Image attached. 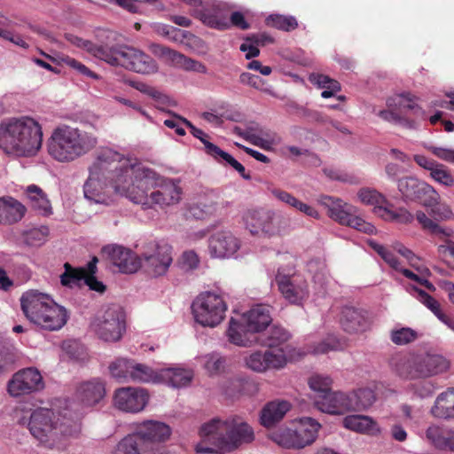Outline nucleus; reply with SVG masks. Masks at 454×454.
<instances>
[{
    "label": "nucleus",
    "instance_id": "5fc2aeb1",
    "mask_svg": "<svg viewBox=\"0 0 454 454\" xmlns=\"http://www.w3.org/2000/svg\"><path fill=\"white\" fill-rule=\"evenodd\" d=\"M204 369L210 375H215L224 370L225 359L217 353L207 354L201 356Z\"/></svg>",
    "mask_w": 454,
    "mask_h": 454
},
{
    "label": "nucleus",
    "instance_id": "f8f14e48",
    "mask_svg": "<svg viewBox=\"0 0 454 454\" xmlns=\"http://www.w3.org/2000/svg\"><path fill=\"white\" fill-rule=\"evenodd\" d=\"M104 61L141 74H152L158 71L157 63L149 55L124 44L108 46Z\"/></svg>",
    "mask_w": 454,
    "mask_h": 454
},
{
    "label": "nucleus",
    "instance_id": "9d476101",
    "mask_svg": "<svg viewBox=\"0 0 454 454\" xmlns=\"http://www.w3.org/2000/svg\"><path fill=\"white\" fill-rule=\"evenodd\" d=\"M376 114L387 122L406 129L416 128L415 119L426 118L425 112L409 93L398 94L387 98V109L380 110Z\"/></svg>",
    "mask_w": 454,
    "mask_h": 454
},
{
    "label": "nucleus",
    "instance_id": "aec40b11",
    "mask_svg": "<svg viewBox=\"0 0 454 454\" xmlns=\"http://www.w3.org/2000/svg\"><path fill=\"white\" fill-rule=\"evenodd\" d=\"M276 282L283 297L291 304L302 305L309 299V283L303 275L278 271Z\"/></svg>",
    "mask_w": 454,
    "mask_h": 454
},
{
    "label": "nucleus",
    "instance_id": "37998d69",
    "mask_svg": "<svg viewBox=\"0 0 454 454\" xmlns=\"http://www.w3.org/2000/svg\"><path fill=\"white\" fill-rule=\"evenodd\" d=\"M290 338L289 333L281 326L273 325L266 333L265 337L259 340V343L262 346L268 347V349L280 348L282 347H289L291 352L293 348L289 345H283ZM293 355L291 354V357Z\"/></svg>",
    "mask_w": 454,
    "mask_h": 454
},
{
    "label": "nucleus",
    "instance_id": "de8ad7c7",
    "mask_svg": "<svg viewBox=\"0 0 454 454\" xmlns=\"http://www.w3.org/2000/svg\"><path fill=\"white\" fill-rule=\"evenodd\" d=\"M333 380L327 375L315 374L309 380V386L315 392L314 403L317 406V399L322 395H328L331 391Z\"/></svg>",
    "mask_w": 454,
    "mask_h": 454
},
{
    "label": "nucleus",
    "instance_id": "3c124183",
    "mask_svg": "<svg viewBox=\"0 0 454 454\" xmlns=\"http://www.w3.org/2000/svg\"><path fill=\"white\" fill-rule=\"evenodd\" d=\"M412 267L417 270L418 273H414L412 270L404 269L402 266L401 270H398L397 271H401L407 278L426 286L428 290H434L433 284L427 279V277L429 273L428 269L419 265V262L415 263V266Z\"/></svg>",
    "mask_w": 454,
    "mask_h": 454
},
{
    "label": "nucleus",
    "instance_id": "ea45409f",
    "mask_svg": "<svg viewBox=\"0 0 454 454\" xmlns=\"http://www.w3.org/2000/svg\"><path fill=\"white\" fill-rule=\"evenodd\" d=\"M413 295L425 305L441 322L446 325L450 330L454 332V321H452L442 309L438 301L427 294L425 291L413 286Z\"/></svg>",
    "mask_w": 454,
    "mask_h": 454
},
{
    "label": "nucleus",
    "instance_id": "473e14b6",
    "mask_svg": "<svg viewBox=\"0 0 454 454\" xmlns=\"http://www.w3.org/2000/svg\"><path fill=\"white\" fill-rule=\"evenodd\" d=\"M27 212L26 207L12 196L0 197V223L10 225L20 222Z\"/></svg>",
    "mask_w": 454,
    "mask_h": 454
},
{
    "label": "nucleus",
    "instance_id": "b1692460",
    "mask_svg": "<svg viewBox=\"0 0 454 454\" xmlns=\"http://www.w3.org/2000/svg\"><path fill=\"white\" fill-rule=\"evenodd\" d=\"M338 321L348 333H361L370 329L372 322L366 311L352 306H342L339 309Z\"/></svg>",
    "mask_w": 454,
    "mask_h": 454
},
{
    "label": "nucleus",
    "instance_id": "79ce46f5",
    "mask_svg": "<svg viewBox=\"0 0 454 454\" xmlns=\"http://www.w3.org/2000/svg\"><path fill=\"white\" fill-rule=\"evenodd\" d=\"M352 412L367 411L376 401V395L370 387H359L348 392Z\"/></svg>",
    "mask_w": 454,
    "mask_h": 454
},
{
    "label": "nucleus",
    "instance_id": "39448f33",
    "mask_svg": "<svg viewBox=\"0 0 454 454\" xmlns=\"http://www.w3.org/2000/svg\"><path fill=\"white\" fill-rule=\"evenodd\" d=\"M42 127L33 118H11L0 125V147L8 154L34 156L42 147Z\"/></svg>",
    "mask_w": 454,
    "mask_h": 454
},
{
    "label": "nucleus",
    "instance_id": "4c0bfd02",
    "mask_svg": "<svg viewBox=\"0 0 454 454\" xmlns=\"http://www.w3.org/2000/svg\"><path fill=\"white\" fill-rule=\"evenodd\" d=\"M254 332H248L246 325L240 320L231 318L227 336L234 345L242 347H250L259 341V339L254 335Z\"/></svg>",
    "mask_w": 454,
    "mask_h": 454
},
{
    "label": "nucleus",
    "instance_id": "1a4fd4ad",
    "mask_svg": "<svg viewBox=\"0 0 454 454\" xmlns=\"http://www.w3.org/2000/svg\"><path fill=\"white\" fill-rule=\"evenodd\" d=\"M172 428L160 420H145L138 424L132 434L122 438L114 454H155L149 443H163L168 441Z\"/></svg>",
    "mask_w": 454,
    "mask_h": 454
},
{
    "label": "nucleus",
    "instance_id": "69168bd1",
    "mask_svg": "<svg viewBox=\"0 0 454 454\" xmlns=\"http://www.w3.org/2000/svg\"><path fill=\"white\" fill-rule=\"evenodd\" d=\"M218 162L225 163L226 165H229L232 167L235 170H237L240 176L246 179L249 180L251 178L250 175L246 173L244 166L239 163L237 160H235L231 154L228 153L220 150L219 154H217V157L215 158Z\"/></svg>",
    "mask_w": 454,
    "mask_h": 454
},
{
    "label": "nucleus",
    "instance_id": "f704fd0d",
    "mask_svg": "<svg viewBox=\"0 0 454 454\" xmlns=\"http://www.w3.org/2000/svg\"><path fill=\"white\" fill-rule=\"evenodd\" d=\"M425 440L439 450L454 451V431L432 424L425 431Z\"/></svg>",
    "mask_w": 454,
    "mask_h": 454
},
{
    "label": "nucleus",
    "instance_id": "6e6552de",
    "mask_svg": "<svg viewBox=\"0 0 454 454\" xmlns=\"http://www.w3.org/2000/svg\"><path fill=\"white\" fill-rule=\"evenodd\" d=\"M392 372L403 380L427 379L445 372L449 362L441 355L434 353H395L388 361Z\"/></svg>",
    "mask_w": 454,
    "mask_h": 454
},
{
    "label": "nucleus",
    "instance_id": "9b49d317",
    "mask_svg": "<svg viewBox=\"0 0 454 454\" xmlns=\"http://www.w3.org/2000/svg\"><path fill=\"white\" fill-rule=\"evenodd\" d=\"M321 425L310 417H303L291 427L278 428L270 434V438L285 449H303L312 444Z\"/></svg>",
    "mask_w": 454,
    "mask_h": 454
},
{
    "label": "nucleus",
    "instance_id": "49530a36",
    "mask_svg": "<svg viewBox=\"0 0 454 454\" xmlns=\"http://www.w3.org/2000/svg\"><path fill=\"white\" fill-rule=\"evenodd\" d=\"M66 39L72 44L83 49L92 56L105 60V54L107 52L108 45H96L90 41L84 40L72 34H67Z\"/></svg>",
    "mask_w": 454,
    "mask_h": 454
},
{
    "label": "nucleus",
    "instance_id": "13d9d810",
    "mask_svg": "<svg viewBox=\"0 0 454 454\" xmlns=\"http://www.w3.org/2000/svg\"><path fill=\"white\" fill-rule=\"evenodd\" d=\"M418 333L411 328L402 327L391 331L390 339L396 345H406L414 341Z\"/></svg>",
    "mask_w": 454,
    "mask_h": 454
},
{
    "label": "nucleus",
    "instance_id": "a211bd4d",
    "mask_svg": "<svg viewBox=\"0 0 454 454\" xmlns=\"http://www.w3.org/2000/svg\"><path fill=\"white\" fill-rule=\"evenodd\" d=\"M291 359V348L282 347L264 351L255 350L244 357L245 366L257 373H264L271 370L283 369Z\"/></svg>",
    "mask_w": 454,
    "mask_h": 454
},
{
    "label": "nucleus",
    "instance_id": "dca6fc26",
    "mask_svg": "<svg viewBox=\"0 0 454 454\" xmlns=\"http://www.w3.org/2000/svg\"><path fill=\"white\" fill-rule=\"evenodd\" d=\"M358 200L367 206L373 207V213L386 222L411 223L414 216L405 207L394 208V205L379 191L364 187L357 192Z\"/></svg>",
    "mask_w": 454,
    "mask_h": 454
},
{
    "label": "nucleus",
    "instance_id": "6e6d98bb",
    "mask_svg": "<svg viewBox=\"0 0 454 454\" xmlns=\"http://www.w3.org/2000/svg\"><path fill=\"white\" fill-rule=\"evenodd\" d=\"M172 66L186 71H193L200 74L207 73V67L204 64L195 59H190L180 52L177 53Z\"/></svg>",
    "mask_w": 454,
    "mask_h": 454
},
{
    "label": "nucleus",
    "instance_id": "6ab92c4d",
    "mask_svg": "<svg viewBox=\"0 0 454 454\" xmlns=\"http://www.w3.org/2000/svg\"><path fill=\"white\" fill-rule=\"evenodd\" d=\"M397 187L404 200H419L427 207H433L440 200V195L433 186L414 176L400 178Z\"/></svg>",
    "mask_w": 454,
    "mask_h": 454
},
{
    "label": "nucleus",
    "instance_id": "bb28decb",
    "mask_svg": "<svg viewBox=\"0 0 454 454\" xmlns=\"http://www.w3.org/2000/svg\"><path fill=\"white\" fill-rule=\"evenodd\" d=\"M103 250L121 272L133 273L141 267V260L128 248L110 245L105 247Z\"/></svg>",
    "mask_w": 454,
    "mask_h": 454
},
{
    "label": "nucleus",
    "instance_id": "a878e982",
    "mask_svg": "<svg viewBox=\"0 0 454 454\" xmlns=\"http://www.w3.org/2000/svg\"><path fill=\"white\" fill-rule=\"evenodd\" d=\"M171 247L166 244L158 245L152 254H145L141 267L152 277L164 275L172 263Z\"/></svg>",
    "mask_w": 454,
    "mask_h": 454
},
{
    "label": "nucleus",
    "instance_id": "864d4df0",
    "mask_svg": "<svg viewBox=\"0 0 454 454\" xmlns=\"http://www.w3.org/2000/svg\"><path fill=\"white\" fill-rule=\"evenodd\" d=\"M342 225L354 228L366 234H373L376 232L375 227L358 215V209L356 207L355 210L350 212V215L347 217Z\"/></svg>",
    "mask_w": 454,
    "mask_h": 454
},
{
    "label": "nucleus",
    "instance_id": "c9c22d12",
    "mask_svg": "<svg viewBox=\"0 0 454 454\" xmlns=\"http://www.w3.org/2000/svg\"><path fill=\"white\" fill-rule=\"evenodd\" d=\"M291 409L288 401L276 399L265 404L261 411L260 421L265 427H271L283 419L286 412Z\"/></svg>",
    "mask_w": 454,
    "mask_h": 454
},
{
    "label": "nucleus",
    "instance_id": "7ed1b4c3",
    "mask_svg": "<svg viewBox=\"0 0 454 454\" xmlns=\"http://www.w3.org/2000/svg\"><path fill=\"white\" fill-rule=\"evenodd\" d=\"M131 190L129 200L145 207L177 204L181 200L179 181L165 178L153 168L133 160Z\"/></svg>",
    "mask_w": 454,
    "mask_h": 454
},
{
    "label": "nucleus",
    "instance_id": "4d7b16f0",
    "mask_svg": "<svg viewBox=\"0 0 454 454\" xmlns=\"http://www.w3.org/2000/svg\"><path fill=\"white\" fill-rule=\"evenodd\" d=\"M266 22L269 26L285 31L294 30L298 26L297 20L294 17L279 14L270 15L267 18Z\"/></svg>",
    "mask_w": 454,
    "mask_h": 454
},
{
    "label": "nucleus",
    "instance_id": "58836bf2",
    "mask_svg": "<svg viewBox=\"0 0 454 454\" xmlns=\"http://www.w3.org/2000/svg\"><path fill=\"white\" fill-rule=\"evenodd\" d=\"M25 192L30 207L39 215L48 216L52 214L51 202L40 187L35 184L28 185Z\"/></svg>",
    "mask_w": 454,
    "mask_h": 454
},
{
    "label": "nucleus",
    "instance_id": "c85d7f7f",
    "mask_svg": "<svg viewBox=\"0 0 454 454\" xmlns=\"http://www.w3.org/2000/svg\"><path fill=\"white\" fill-rule=\"evenodd\" d=\"M241 318L247 331L254 333L263 331L272 321L270 306L263 304L253 306L241 315Z\"/></svg>",
    "mask_w": 454,
    "mask_h": 454
},
{
    "label": "nucleus",
    "instance_id": "423d86ee",
    "mask_svg": "<svg viewBox=\"0 0 454 454\" xmlns=\"http://www.w3.org/2000/svg\"><path fill=\"white\" fill-rule=\"evenodd\" d=\"M25 317L36 327L48 332L62 329L69 319L67 309L58 304L50 295L30 290L20 297Z\"/></svg>",
    "mask_w": 454,
    "mask_h": 454
},
{
    "label": "nucleus",
    "instance_id": "c756f323",
    "mask_svg": "<svg viewBox=\"0 0 454 454\" xmlns=\"http://www.w3.org/2000/svg\"><path fill=\"white\" fill-rule=\"evenodd\" d=\"M194 373L190 368L182 366H171L160 369L159 382L166 384L173 388H181L188 387Z\"/></svg>",
    "mask_w": 454,
    "mask_h": 454
},
{
    "label": "nucleus",
    "instance_id": "f03ea898",
    "mask_svg": "<svg viewBox=\"0 0 454 454\" xmlns=\"http://www.w3.org/2000/svg\"><path fill=\"white\" fill-rule=\"evenodd\" d=\"M19 423L27 427L41 446L50 450L63 449L66 440L80 432V424L67 407L63 411L45 407L26 410Z\"/></svg>",
    "mask_w": 454,
    "mask_h": 454
},
{
    "label": "nucleus",
    "instance_id": "09e8293b",
    "mask_svg": "<svg viewBox=\"0 0 454 454\" xmlns=\"http://www.w3.org/2000/svg\"><path fill=\"white\" fill-rule=\"evenodd\" d=\"M11 20L0 12V37L22 49H27L28 44L25 39L20 35L8 29Z\"/></svg>",
    "mask_w": 454,
    "mask_h": 454
},
{
    "label": "nucleus",
    "instance_id": "2f4dec72",
    "mask_svg": "<svg viewBox=\"0 0 454 454\" xmlns=\"http://www.w3.org/2000/svg\"><path fill=\"white\" fill-rule=\"evenodd\" d=\"M65 272L60 276L63 286H72L74 285H80L83 281L91 290L100 293L105 290V286L102 282L98 281L95 276L86 274L83 270H74L68 263L65 264Z\"/></svg>",
    "mask_w": 454,
    "mask_h": 454
},
{
    "label": "nucleus",
    "instance_id": "338daca9",
    "mask_svg": "<svg viewBox=\"0 0 454 454\" xmlns=\"http://www.w3.org/2000/svg\"><path fill=\"white\" fill-rule=\"evenodd\" d=\"M149 49L156 57L161 58L164 61L173 65L178 51L159 43H152Z\"/></svg>",
    "mask_w": 454,
    "mask_h": 454
},
{
    "label": "nucleus",
    "instance_id": "e2e57ef3",
    "mask_svg": "<svg viewBox=\"0 0 454 454\" xmlns=\"http://www.w3.org/2000/svg\"><path fill=\"white\" fill-rule=\"evenodd\" d=\"M216 209V203L211 200L209 202H205L202 200L197 203L190 206V214L196 218H203L206 215L213 214Z\"/></svg>",
    "mask_w": 454,
    "mask_h": 454
},
{
    "label": "nucleus",
    "instance_id": "8fccbe9b",
    "mask_svg": "<svg viewBox=\"0 0 454 454\" xmlns=\"http://www.w3.org/2000/svg\"><path fill=\"white\" fill-rule=\"evenodd\" d=\"M309 271L313 274L315 284H319L322 294H325L326 286L328 284V278L326 274L325 264L320 260H311L308 263Z\"/></svg>",
    "mask_w": 454,
    "mask_h": 454
},
{
    "label": "nucleus",
    "instance_id": "a19ab883",
    "mask_svg": "<svg viewBox=\"0 0 454 454\" xmlns=\"http://www.w3.org/2000/svg\"><path fill=\"white\" fill-rule=\"evenodd\" d=\"M454 410V388H449L436 397L431 413L438 419H451Z\"/></svg>",
    "mask_w": 454,
    "mask_h": 454
},
{
    "label": "nucleus",
    "instance_id": "7c9ffc66",
    "mask_svg": "<svg viewBox=\"0 0 454 454\" xmlns=\"http://www.w3.org/2000/svg\"><path fill=\"white\" fill-rule=\"evenodd\" d=\"M317 201L319 205L327 209L328 216L342 225L350 212L355 210V206L343 201L340 198L321 194Z\"/></svg>",
    "mask_w": 454,
    "mask_h": 454
},
{
    "label": "nucleus",
    "instance_id": "0e129e2a",
    "mask_svg": "<svg viewBox=\"0 0 454 454\" xmlns=\"http://www.w3.org/2000/svg\"><path fill=\"white\" fill-rule=\"evenodd\" d=\"M416 219L423 229L429 231L434 234L449 236L450 231L442 229L439 224L430 219L424 212L418 211L416 213Z\"/></svg>",
    "mask_w": 454,
    "mask_h": 454
},
{
    "label": "nucleus",
    "instance_id": "a18cd8bd",
    "mask_svg": "<svg viewBox=\"0 0 454 454\" xmlns=\"http://www.w3.org/2000/svg\"><path fill=\"white\" fill-rule=\"evenodd\" d=\"M133 359L119 357L109 365L111 376L121 383L130 382Z\"/></svg>",
    "mask_w": 454,
    "mask_h": 454
},
{
    "label": "nucleus",
    "instance_id": "c03bdc74",
    "mask_svg": "<svg viewBox=\"0 0 454 454\" xmlns=\"http://www.w3.org/2000/svg\"><path fill=\"white\" fill-rule=\"evenodd\" d=\"M159 374L160 370H153L149 365L133 359L130 382L158 383Z\"/></svg>",
    "mask_w": 454,
    "mask_h": 454
},
{
    "label": "nucleus",
    "instance_id": "0eeeda50",
    "mask_svg": "<svg viewBox=\"0 0 454 454\" xmlns=\"http://www.w3.org/2000/svg\"><path fill=\"white\" fill-rule=\"evenodd\" d=\"M98 145V137L78 128H56L48 141V153L57 161L69 163L88 154Z\"/></svg>",
    "mask_w": 454,
    "mask_h": 454
},
{
    "label": "nucleus",
    "instance_id": "393cba45",
    "mask_svg": "<svg viewBox=\"0 0 454 454\" xmlns=\"http://www.w3.org/2000/svg\"><path fill=\"white\" fill-rule=\"evenodd\" d=\"M232 132L263 150L270 151L278 144V137L269 129L261 128L257 124H252L246 129L234 127Z\"/></svg>",
    "mask_w": 454,
    "mask_h": 454
},
{
    "label": "nucleus",
    "instance_id": "f257e3e1",
    "mask_svg": "<svg viewBox=\"0 0 454 454\" xmlns=\"http://www.w3.org/2000/svg\"><path fill=\"white\" fill-rule=\"evenodd\" d=\"M132 167L133 160L116 149L98 148L83 184L85 199L96 204L108 205L111 202L108 187L129 199L126 190H131Z\"/></svg>",
    "mask_w": 454,
    "mask_h": 454
},
{
    "label": "nucleus",
    "instance_id": "412c9836",
    "mask_svg": "<svg viewBox=\"0 0 454 454\" xmlns=\"http://www.w3.org/2000/svg\"><path fill=\"white\" fill-rule=\"evenodd\" d=\"M148 401L149 394L142 387H123L116 389L114 395V406L122 411L130 413L142 411Z\"/></svg>",
    "mask_w": 454,
    "mask_h": 454
},
{
    "label": "nucleus",
    "instance_id": "052dcab7",
    "mask_svg": "<svg viewBox=\"0 0 454 454\" xmlns=\"http://www.w3.org/2000/svg\"><path fill=\"white\" fill-rule=\"evenodd\" d=\"M58 59H59V63H62V64H65V65L70 67L71 68L76 70L79 74H81L86 77H90V78L96 79V80L99 79L98 74H97L96 73L90 70L85 65H83L80 61L74 59V58L63 55V56L58 57Z\"/></svg>",
    "mask_w": 454,
    "mask_h": 454
},
{
    "label": "nucleus",
    "instance_id": "774afa93",
    "mask_svg": "<svg viewBox=\"0 0 454 454\" xmlns=\"http://www.w3.org/2000/svg\"><path fill=\"white\" fill-rule=\"evenodd\" d=\"M425 147L440 160L454 163V149L434 145H426Z\"/></svg>",
    "mask_w": 454,
    "mask_h": 454
},
{
    "label": "nucleus",
    "instance_id": "20e7f679",
    "mask_svg": "<svg viewBox=\"0 0 454 454\" xmlns=\"http://www.w3.org/2000/svg\"><path fill=\"white\" fill-rule=\"evenodd\" d=\"M201 442L195 450L199 454H225L254 440L253 428L241 418H214L200 428Z\"/></svg>",
    "mask_w": 454,
    "mask_h": 454
},
{
    "label": "nucleus",
    "instance_id": "4468645a",
    "mask_svg": "<svg viewBox=\"0 0 454 454\" xmlns=\"http://www.w3.org/2000/svg\"><path fill=\"white\" fill-rule=\"evenodd\" d=\"M227 309L223 295L215 291L202 292L192 304L195 322L204 327L215 328L219 325L224 320Z\"/></svg>",
    "mask_w": 454,
    "mask_h": 454
},
{
    "label": "nucleus",
    "instance_id": "ddd939ff",
    "mask_svg": "<svg viewBox=\"0 0 454 454\" xmlns=\"http://www.w3.org/2000/svg\"><path fill=\"white\" fill-rule=\"evenodd\" d=\"M242 221L245 229L253 236L271 238L286 231V220L274 210L254 207L244 211Z\"/></svg>",
    "mask_w": 454,
    "mask_h": 454
},
{
    "label": "nucleus",
    "instance_id": "5701e85b",
    "mask_svg": "<svg viewBox=\"0 0 454 454\" xmlns=\"http://www.w3.org/2000/svg\"><path fill=\"white\" fill-rule=\"evenodd\" d=\"M240 248V240L231 231L223 230L208 239V253L213 258H228Z\"/></svg>",
    "mask_w": 454,
    "mask_h": 454
},
{
    "label": "nucleus",
    "instance_id": "4be33fe9",
    "mask_svg": "<svg viewBox=\"0 0 454 454\" xmlns=\"http://www.w3.org/2000/svg\"><path fill=\"white\" fill-rule=\"evenodd\" d=\"M44 387L40 372L34 367L16 372L8 383V392L12 396H20L43 389Z\"/></svg>",
    "mask_w": 454,
    "mask_h": 454
},
{
    "label": "nucleus",
    "instance_id": "2eb2a0df",
    "mask_svg": "<svg viewBox=\"0 0 454 454\" xmlns=\"http://www.w3.org/2000/svg\"><path fill=\"white\" fill-rule=\"evenodd\" d=\"M90 329L104 341L120 340L126 331V315L123 308L118 304L104 307L93 317Z\"/></svg>",
    "mask_w": 454,
    "mask_h": 454
},
{
    "label": "nucleus",
    "instance_id": "72a5a7b5",
    "mask_svg": "<svg viewBox=\"0 0 454 454\" xmlns=\"http://www.w3.org/2000/svg\"><path fill=\"white\" fill-rule=\"evenodd\" d=\"M342 426L348 430L363 434L375 436L381 433V428L376 420L367 415H348L343 419Z\"/></svg>",
    "mask_w": 454,
    "mask_h": 454
},
{
    "label": "nucleus",
    "instance_id": "f3484780",
    "mask_svg": "<svg viewBox=\"0 0 454 454\" xmlns=\"http://www.w3.org/2000/svg\"><path fill=\"white\" fill-rule=\"evenodd\" d=\"M106 394V384L99 379H92L79 384L75 391V400L78 403H70L67 405L72 418L77 423L84 412V409L99 404Z\"/></svg>",
    "mask_w": 454,
    "mask_h": 454
},
{
    "label": "nucleus",
    "instance_id": "bf43d9fd",
    "mask_svg": "<svg viewBox=\"0 0 454 454\" xmlns=\"http://www.w3.org/2000/svg\"><path fill=\"white\" fill-rule=\"evenodd\" d=\"M343 348V342L334 335H330L313 347L315 355L326 354L329 351L338 350Z\"/></svg>",
    "mask_w": 454,
    "mask_h": 454
},
{
    "label": "nucleus",
    "instance_id": "603ef678",
    "mask_svg": "<svg viewBox=\"0 0 454 454\" xmlns=\"http://www.w3.org/2000/svg\"><path fill=\"white\" fill-rule=\"evenodd\" d=\"M48 235V227L42 225L23 231L22 239L29 246L38 247L46 241Z\"/></svg>",
    "mask_w": 454,
    "mask_h": 454
},
{
    "label": "nucleus",
    "instance_id": "680f3d73",
    "mask_svg": "<svg viewBox=\"0 0 454 454\" xmlns=\"http://www.w3.org/2000/svg\"><path fill=\"white\" fill-rule=\"evenodd\" d=\"M430 176L437 183L451 187L454 185V176L450 171L442 164L438 163L430 173Z\"/></svg>",
    "mask_w": 454,
    "mask_h": 454
},
{
    "label": "nucleus",
    "instance_id": "e433bc0d",
    "mask_svg": "<svg viewBox=\"0 0 454 454\" xmlns=\"http://www.w3.org/2000/svg\"><path fill=\"white\" fill-rule=\"evenodd\" d=\"M270 193L278 201L296 209L308 217L315 220H318L321 217L320 213L315 207L300 200L288 192L278 188H272L270 189Z\"/></svg>",
    "mask_w": 454,
    "mask_h": 454
},
{
    "label": "nucleus",
    "instance_id": "cd10ccee",
    "mask_svg": "<svg viewBox=\"0 0 454 454\" xmlns=\"http://www.w3.org/2000/svg\"><path fill=\"white\" fill-rule=\"evenodd\" d=\"M317 408L331 415L352 412L348 392L332 391L328 395H322L317 401Z\"/></svg>",
    "mask_w": 454,
    "mask_h": 454
}]
</instances>
